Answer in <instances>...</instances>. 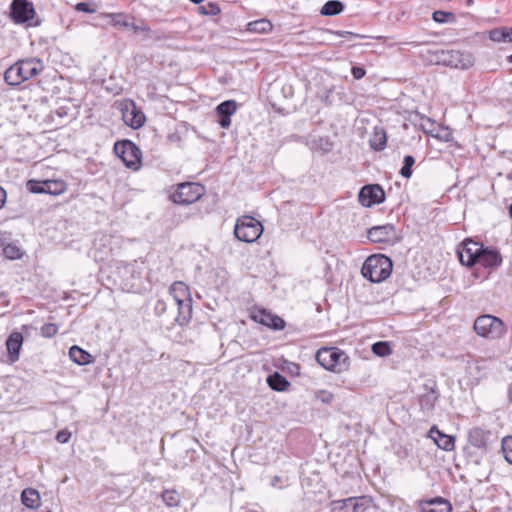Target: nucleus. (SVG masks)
Listing matches in <instances>:
<instances>
[{
    "mask_svg": "<svg viewBox=\"0 0 512 512\" xmlns=\"http://www.w3.org/2000/svg\"><path fill=\"white\" fill-rule=\"evenodd\" d=\"M7 199V193L5 189L0 186V209L4 207Z\"/></svg>",
    "mask_w": 512,
    "mask_h": 512,
    "instance_id": "nucleus-51",
    "label": "nucleus"
},
{
    "mask_svg": "<svg viewBox=\"0 0 512 512\" xmlns=\"http://www.w3.org/2000/svg\"><path fill=\"white\" fill-rule=\"evenodd\" d=\"M369 144L371 149L374 151H382L385 149L387 144V135L383 127H374Z\"/></svg>",
    "mask_w": 512,
    "mask_h": 512,
    "instance_id": "nucleus-26",
    "label": "nucleus"
},
{
    "mask_svg": "<svg viewBox=\"0 0 512 512\" xmlns=\"http://www.w3.org/2000/svg\"><path fill=\"white\" fill-rule=\"evenodd\" d=\"M199 12L203 15L216 16L221 12V10L217 3L209 2L206 5L200 6Z\"/></svg>",
    "mask_w": 512,
    "mask_h": 512,
    "instance_id": "nucleus-40",
    "label": "nucleus"
},
{
    "mask_svg": "<svg viewBox=\"0 0 512 512\" xmlns=\"http://www.w3.org/2000/svg\"><path fill=\"white\" fill-rule=\"evenodd\" d=\"M268 386L274 391H284L290 385L289 381L279 372H274L267 377Z\"/></svg>",
    "mask_w": 512,
    "mask_h": 512,
    "instance_id": "nucleus-29",
    "label": "nucleus"
},
{
    "mask_svg": "<svg viewBox=\"0 0 512 512\" xmlns=\"http://www.w3.org/2000/svg\"><path fill=\"white\" fill-rule=\"evenodd\" d=\"M27 189L31 193H35V194L46 193V186L44 185V181L29 180L27 182Z\"/></svg>",
    "mask_w": 512,
    "mask_h": 512,
    "instance_id": "nucleus-43",
    "label": "nucleus"
},
{
    "mask_svg": "<svg viewBox=\"0 0 512 512\" xmlns=\"http://www.w3.org/2000/svg\"><path fill=\"white\" fill-rule=\"evenodd\" d=\"M370 501L367 497H349L331 502V512H365Z\"/></svg>",
    "mask_w": 512,
    "mask_h": 512,
    "instance_id": "nucleus-13",
    "label": "nucleus"
},
{
    "mask_svg": "<svg viewBox=\"0 0 512 512\" xmlns=\"http://www.w3.org/2000/svg\"><path fill=\"white\" fill-rule=\"evenodd\" d=\"M427 122H429L431 126L434 125V122H432L429 118L427 119Z\"/></svg>",
    "mask_w": 512,
    "mask_h": 512,
    "instance_id": "nucleus-58",
    "label": "nucleus"
},
{
    "mask_svg": "<svg viewBox=\"0 0 512 512\" xmlns=\"http://www.w3.org/2000/svg\"><path fill=\"white\" fill-rule=\"evenodd\" d=\"M420 507H421V512H451L452 511V506H451L450 502L441 497L422 501L420 503Z\"/></svg>",
    "mask_w": 512,
    "mask_h": 512,
    "instance_id": "nucleus-23",
    "label": "nucleus"
},
{
    "mask_svg": "<svg viewBox=\"0 0 512 512\" xmlns=\"http://www.w3.org/2000/svg\"><path fill=\"white\" fill-rule=\"evenodd\" d=\"M311 148L329 153L333 149V142L329 136H320L311 141Z\"/></svg>",
    "mask_w": 512,
    "mask_h": 512,
    "instance_id": "nucleus-33",
    "label": "nucleus"
},
{
    "mask_svg": "<svg viewBox=\"0 0 512 512\" xmlns=\"http://www.w3.org/2000/svg\"><path fill=\"white\" fill-rule=\"evenodd\" d=\"M130 28H132L134 32H150V27L146 23H142V25L132 23L130 24Z\"/></svg>",
    "mask_w": 512,
    "mask_h": 512,
    "instance_id": "nucleus-49",
    "label": "nucleus"
},
{
    "mask_svg": "<svg viewBox=\"0 0 512 512\" xmlns=\"http://www.w3.org/2000/svg\"><path fill=\"white\" fill-rule=\"evenodd\" d=\"M21 502L29 509H36L41 504L40 494L34 488H25L21 493Z\"/></svg>",
    "mask_w": 512,
    "mask_h": 512,
    "instance_id": "nucleus-27",
    "label": "nucleus"
},
{
    "mask_svg": "<svg viewBox=\"0 0 512 512\" xmlns=\"http://www.w3.org/2000/svg\"><path fill=\"white\" fill-rule=\"evenodd\" d=\"M115 154L122 159L126 167L138 169L141 159L140 149L130 140L118 141L114 144Z\"/></svg>",
    "mask_w": 512,
    "mask_h": 512,
    "instance_id": "nucleus-10",
    "label": "nucleus"
},
{
    "mask_svg": "<svg viewBox=\"0 0 512 512\" xmlns=\"http://www.w3.org/2000/svg\"><path fill=\"white\" fill-rule=\"evenodd\" d=\"M367 238L373 243H392L396 239V227L390 223L374 226L368 229Z\"/></svg>",
    "mask_w": 512,
    "mask_h": 512,
    "instance_id": "nucleus-17",
    "label": "nucleus"
},
{
    "mask_svg": "<svg viewBox=\"0 0 512 512\" xmlns=\"http://www.w3.org/2000/svg\"><path fill=\"white\" fill-rule=\"evenodd\" d=\"M508 396H509V400L512 402V383L509 386Z\"/></svg>",
    "mask_w": 512,
    "mask_h": 512,
    "instance_id": "nucleus-55",
    "label": "nucleus"
},
{
    "mask_svg": "<svg viewBox=\"0 0 512 512\" xmlns=\"http://www.w3.org/2000/svg\"><path fill=\"white\" fill-rule=\"evenodd\" d=\"M69 357L78 365H86L93 361V357L90 353L76 345L70 348Z\"/></svg>",
    "mask_w": 512,
    "mask_h": 512,
    "instance_id": "nucleus-28",
    "label": "nucleus"
},
{
    "mask_svg": "<svg viewBox=\"0 0 512 512\" xmlns=\"http://www.w3.org/2000/svg\"><path fill=\"white\" fill-rule=\"evenodd\" d=\"M501 450L505 460L512 465V436H506L502 439Z\"/></svg>",
    "mask_w": 512,
    "mask_h": 512,
    "instance_id": "nucleus-37",
    "label": "nucleus"
},
{
    "mask_svg": "<svg viewBox=\"0 0 512 512\" xmlns=\"http://www.w3.org/2000/svg\"><path fill=\"white\" fill-rule=\"evenodd\" d=\"M510 58H512V55L510 56Z\"/></svg>",
    "mask_w": 512,
    "mask_h": 512,
    "instance_id": "nucleus-60",
    "label": "nucleus"
},
{
    "mask_svg": "<svg viewBox=\"0 0 512 512\" xmlns=\"http://www.w3.org/2000/svg\"><path fill=\"white\" fill-rule=\"evenodd\" d=\"M432 19L440 24L456 22V16L453 12L443 10L434 11L432 14Z\"/></svg>",
    "mask_w": 512,
    "mask_h": 512,
    "instance_id": "nucleus-34",
    "label": "nucleus"
},
{
    "mask_svg": "<svg viewBox=\"0 0 512 512\" xmlns=\"http://www.w3.org/2000/svg\"><path fill=\"white\" fill-rule=\"evenodd\" d=\"M441 61L444 65L457 69H469L474 65L475 59L469 52L449 50L441 52Z\"/></svg>",
    "mask_w": 512,
    "mask_h": 512,
    "instance_id": "nucleus-12",
    "label": "nucleus"
},
{
    "mask_svg": "<svg viewBox=\"0 0 512 512\" xmlns=\"http://www.w3.org/2000/svg\"><path fill=\"white\" fill-rule=\"evenodd\" d=\"M315 358L328 371L341 373L349 368L348 355L337 347H322L316 352Z\"/></svg>",
    "mask_w": 512,
    "mask_h": 512,
    "instance_id": "nucleus-3",
    "label": "nucleus"
},
{
    "mask_svg": "<svg viewBox=\"0 0 512 512\" xmlns=\"http://www.w3.org/2000/svg\"><path fill=\"white\" fill-rule=\"evenodd\" d=\"M278 481H280V477L279 476H275L271 482L272 486H276V483H278Z\"/></svg>",
    "mask_w": 512,
    "mask_h": 512,
    "instance_id": "nucleus-54",
    "label": "nucleus"
},
{
    "mask_svg": "<svg viewBox=\"0 0 512 512\" xmlns=\"http://www.w3.org/2000/svg\"><path fill=\"white\" fill-rule=\"evenodd\" d=\"M423 392H421L418 397V404L420 407V411L424 416L432 415L436 402L440 397V393L438 390V386L436 382L429 381L425 383L423 386Z\"/></svg>",
    "mask_w": 512,
    "mask_h": 512,
    "instance_id": "nucleus-11",
    "label": "nucleus"
},
{
    "mask_svg": "<svg viewBox=\"0 0 512 512\" xmlns=\"http://www.w3.org/2000/svg\"><path fill=\"white\" fill-rule=\"evenodd\" d=\"M4 255L11 260L19 259L22 256L21 250L15 244H7L3 248Z\"/></svg>",
    "mask_w": 512,
    "mask_h": 512,
    "instance_id": "nucleus-41",
    "label": "nucleus"
},
{
    "mask_svg": "<svg viewBox=\"0 0 512 512\" xmlns=\"http://www.w3.org/2000/svg\"><path fill=\"white\" fill-rule=\"evenodd\" d=\"M358 199L362 206L371 207L384 202L385 192L378 184L366 185L360 189Z\"/></svg>",
    "mask_w": 512,
    "mask_h": 512,
    "instance_id": "nucleus-16",
    "label": "nucleus"
},
{
    "mask_svg": "<svg viewBox=\"0 0 512 512\" xmlns=\"http://www.w3.org/2000/svg\"><path fill=\"white\" fill-rule=\"evenodd\" d=\"M501 263L502 257L500 253L495 249L483 245V251H480L476 265L483 268L495 269L500 266Z\"/></svg>",
    "mask_w": 512,
    "mask_h": 512,
    "instance_id": "nucleus-19",
    "label": "nucleus"
},
{
    "mask_svg": "<svg viewBox=\"0 0 512 512\" xmlns=\"http://www.w3.org/2000/svg\"><path fill=\"white\" fill-rule=\"evenodd\" d=\"M237 104L234 100H226L216 107L219 117L218 123L221 128L227 129L231 125V116L236 112Z\"/></svg>",
    "mask_w": 512,
    "mask_h": 512,
    "instance_id": "nucleus-20",
    "label": "nucleus"
},
{
    "mask_svg": "<svg viewBox=\"0 0 512 512\" xmlns=\"http://www.w3.org/2000/svg\"><path fill=\"white\" fill-rule=\"evenodd\" d=\"M247 30L253 33L267 34L273 30V25L270 20L262 18L249 22Z\"/></svg>",
    "mask_w": 512,
    "mask_h": 512,
    "instance_id": "nucleus-30",
    "label": "nucleus"
},
{
    "mask_svg": "<svg viewBox=\"0 0 512 512\" xmlns=\"http://www.w3.org/2000/svg\"><path fill=\"white\" fill-rule=\"evenodd\" d=\"M112 25L114 27L130 28V22L124 17L123 14H112Z\"/></svg>",
    "mask_w": 512,
    "mask_h": 512,
    "instance_id": "nucleus-44",
    "label": "nucleus"
},
{
    "mask_svg": "<svg viewBox=\"0 0 512 512\" xmlns=\"http://www.w3.org/2000/svg\"><path fill=\"white\" fill-rule=\"evenodd\" d=\"M174 295L175 293L172 292L171 288L166 297H157L152 300V307L156 316L160 317L166 313L168 308H173Z\"/></svg>",
    "mask_w": 512,
    "mask_h": 512,
    "instance_id": "nucleus-25",
    "label": "nucleus"
},
{
    "mask_svg": "<svg viewBox=\"0 0 512 512\" xmlns=\"http://www.w3.org/2000/svg\"><path fill=\"white\" fill-rule=\"evenodd\" d=\"M507 42H512V27H507Z\"/></svg>",
    "mask_w": 512,
    "mask_h": 512,
    "instance_id": "nucleus-52",
    "label": "nucleus"
},
{
    "mask_svg": "<svg viewBox=\"0 0 512 512\" xmlns=\"http://www.w3.org/2000/svg\"><path fill=\"white\" fill-rule=\"evenodd\" d=\"M509 214H510V216L512 218V204L510 205V208H509Z\"/></svg>",
    "mask_w": 512,
    "mask_h": 512,
    "instance_id": "nucleus-57",
    "label": "nucleus"
},
{
    "mask_svg": "<svg viewBox=\"0 0 512 512\" xmlns=\"http://www.w3.org/2000/svg\"><path fill=\"white\" fill-rule=\"evenodd\" d=\"M353 77L357 80L363 78L366 74V70L360 66H353L351 69Z\"/></svg>",
    "mask_w": 512,
    "mask_h": 512,
    "instance_id": "nucleus-47",
    "label": "nucleus"
},
{
    "mask_svg": "<svg viewBox=\"0 0 512 512\" xmlns=\"http://www.w3.org/2000/svg\"><path fill=\"white\" fill-rule=\"evenodd\" d=\"M429 437L435 444L444 451H451L455 446V439L450 435L441 432L436 426L431 427L429 430Z\"/></svg>",
    "mask_w": 512,
    "mask_h": 512,
    "instance_id": "nucleus-22",
    "label": "nucleus"
},
{
    "mask_svg": "<svg viewBox=\"0 0 512 512\" xmlns=\"http://www.w3.org/2000/svg\"><path fill=\"white\" fill-rule=\"evenodd\" d=\"M372 352L379 357H385L390 355L392 350L388 342L378 341L372 345Z\"/></svg>",
    "mask_w": 512,
    "mask_h": 512,
    "instance_id": "nucleus-36",
    "label": "nucleus"
},
{
    "mask_svg": "<svg viewBox=\"0 0 512 512\" xmlns=\"http://www.w3.org/2000/svg\"><path fill=\"white\" fill-rule=\"evenodd\" d=\"M163 502L169 507H176L180 503V495L176 490H165L162 493Z\"/></svg>",
    "mask_w": 512,
    "mask_h": 512,
    "instance_id": "nucleus-35",
    "label": "nucleus"
},
{
    "mask_svg": "<svg viewBox=\"0 0 512 512\" xmlns=\"http://www.w3.org/2000/svg\"><path fill=\"white\" fill-rule=\"evenodd\" d=\"M194 4H200L203 0H190Z\"/></svg>",
    "mask_w": 512,
    "mask_h": 512,
    "instance_id": "nucleus-56",
    "label": "nucleus"
},
{
    "mask_svg": "<svg viewBox=\"0 0 512 512\" xmlns=\"http://www.w3.org/2000/svg\"><path fill=\"white\" fill-rule=\"evenodd\" d=\"M263 233L262 223L249 215H243L236 220L234 227L235 237L242 242L253 243Z\"/></svg>",
    "mask_w": 512,
    "mask_h": 512,
    "instance_id": "nucleus-5",
    "label": "nucleus"
},
{
    "mask_svg": "<svg viewBox=\"0 0 512 512\" xmlns=\"http://www.w3.org/2000/svg\"><path fill=\"white\" fill-rule=\"evenodd\" d=\"M44 185L46 186V194L54 196L64 193L67 189V185L63 180H46Z\"/></svg>",
    "mask_w": 512,
    "mask_h": 512,
    "instance_id": "nucleus-32",
    "label": "nucleus"
},
{
    "mask_svg": "<svg viewBox=\"0 0 512 512\" xmlns=\"http://www.w3.org/2000/svg\"><path fill=\"white\" fill-rule=\"evenodd\" d=\"M392 260L384 254L369 256L362 265L361 274L372 283L385 281L392 272Z\"/></svg>",
    "mask_w": 512,
    "mask_h": 512,
    "instance_id": "nucleus-2",
    "label": "nucleus"
},
{
    "mask_svg": "<svg viewBox=\"0 0 512 512\" xmlns=\"http://www.w3.org/2000/svg\"><path fill=\"white\" fill-rule=\"evenodd\" d=\"M467 3L468 5H471L473 3V0H468Z\"/></svg>",
    "mask_w": 512,
    "mask_h": 512,
    "instance_id": "nucleus-59",
    "label": "nucleus"
},
{
    "mask_svg": "<svg viewBox=\"0 0 512 512\" xmlns=\"http://www.w3.org/2000/svg\"><path fill=\"white\" fill-rule=\"evenodd\" d=\"M415 163V159L411 155H406L403 159V166L400 170V175L404 178H410L412 175V166Z\"/></svg>",
    "mask_w": 512,
    "mask_h": 512,
    "instance_id": "nucleus-39",
    "label": "nucleus"
},
{
    "mask_svg": "<svg viewBox=\"0 0 512 512\" xmlns=\"http://www.w3.org/2000/svg\"><path fill=\"white\" fill-rule=\"evenodd\" d=\"M115 273L122 290L131 292L138 289L141 279V268L137 261L130 263L118 262Z\"/></svg>",
    "mask_w": 512,
    "mask_h": 512,
    "instance_id": "nucleus-6",
    "label": "nucleus"
},
{
    "mask_svg": "<svg viewBox=\"0 0 512 512\" xmlns=\"http://www.w3.org/2000/svg\"><path fill=\"white\" fill-rule=\"evenodd\" d=\"M122 118L125 124L133 129L140 128L145 122L144 114L139 111L134 104L132 105L131 109H126L123 111Z\"/></svg>",
    "mask_w": 512,
    "mask_h": 512,
    "instance_id": "nucleus-24",
    "label": "nucleus"
},
{
    "mask_svg": "<svg viewBox=\"0 0 512 512\" xmlns=\"http://www.w3.org/2000/svg\"><path fill=\"white\" fill-rule=\"evenodd\" d=\"M172 292L175 293L173 308H176L178 313L175 321L183 326L187 324L192 316L191 299L187 293V287L182 282H177L172 285Z\"/></svg>",
    "mask_w": 512,
    "mask_h": 512,
    "instance_id": "nucleus-7",
    "label": "nucleus"
},
{
    "mask_svg": "<svg viewBox=\"0 0 512 512\" xmlns=\"http://www.w3.org/2000/svg\"><path fill=\"white\" fill-rule=\"evenodd\" d=\"M71 438V432L67 429H63L57 432L55 439L62 444L67 443Z\"/></svg>",
    "mask_w": 512,
    "mask_h": 512,
    "instance_id": "nucleus-46",
    "label": "nucleus"
},
{
    "mask_svg": "<svg viewBox=\"0 0 512 512\" xmlns=\"http://www.w3.org/2000/svg\"><path fill=\"white\" fill-rule=\"evenodd\" d=\"M5 345L9 361L11 363L18 361L20 357V350L23 345V335L20 332H12L8 336Z\"/></svg>",
    "mask_w": 512,
    "mask_h": 512,
    "instance_id": "nucleus-21",
    "label": "nucleus"
},
{
    "mask_svg": "<svg viewBox=\"0 0 512 512\" xmlns=\"http://www.w3.org/2000/svg\"><path fill=\"white\" fill-rule=\"evenodd\" d=\"M75 9L80 12L93 13L95 10L90 7L86 2H79L76 4Z\"/></svg>",
    "mask_w": 512,
    "mask_h": 512,
    "instance_id": "nucleus-48",
    "label": "nucleus"
},
{
    "mask_svg": "<svg viewBox=\"0 0 512 512\" xmlns=\"http://www.w3.org/2000/svg\"><path fill=\"white\" fill-rule=\"evenodd\" d=\"M464 454H465L467 457H472V456H473V453L471 452V450H470V447H469V446L464 447Z\"/></svg>",
    "mask_w": 512,
    "mask_h": 512,
    "instance_id": "nucleus-53",
    "label": "nucleus"
},
{
    "mask_svg": "<svg viewBox=\"0 0 512 512\" xmlns=\"http://www.w3.org/2000/svg\"><path fill=\"white\" fill-rule=\"evenodd\" d=\"M10 16L16 24H27L35 27L41 24L38 19L34 21L36 11L33 3L28 0H12Z\"/></svg>",
    "mask_w": 512,
    "mask_h": 512,
    "instance_id": "nucleus-9",
    "label": "nucleus"
},
{
    "mask_svg": "<svg viewBox=\"0 0 512 512\" xmlns=\"http://www.w3.org/2000/svg\"><path fill=\"white\" fill-rule=\"evenodd\" d=\"M480 251H483L482 243L465 239L462 242L461 249L457 251L460 263L467 267L476 266V260L479 257Z\"/></svg>",
    "mask_w": 512,
    "mask_h": 512,
    "instance_id": "nucleus-14",
    "label": "nucleus"
},
{
    "mask_svg": "<svg viewBox=\"0 0 512 512\" xmlns=\"http://www.w3.org/2000/svg\"><path fill=\"white\" fill-rule=\"evenodd\" d=\"M474 330L480 337L489 340H496L502 338L506 334L507 327L500 318L490 314H485L476 318L474 322Z\"/></svg>",
    "mask_w": 512,
    "mask_h": 512,
    "instance_id": "nucleus-4",
    "label": "nucleus"
},
{
    "mask_svg": "<svg viewBox=\"0 0 512 512\" xmlns=\"http://www.w3.org/2000/svg\"><path fill=\"white\" fill-rule=\"evenodd\" d=\"M492 432L480 427H473L467 433L468 444L478 449L481 455L486 454L492 442Z\"/></svg>",
    "mask_w": 512,
    "mask_h": 512,
    "instance_id": "nucleus-15",
    "label": "nucleus"
},
{
    "mask_svg": "<svg viewBox=\"0 0 512 512\" xmlns=\"http://www.w3.org/2000/svg\"><path fill=\"white\" fill-rule=\"evenodd\" d=\"M345 5L339 0H329L321 8L320 14L323 16H336L343 12Z\"/></svg>",
    "mask_w": 512,
    "mask_h": 512,
    "instance_id": "nucleus-31",
    "label": "nucleus"
},
{
    "mask_svg": "<svg viewBox=\"0 0 512 512\" xmlns=\"http://www.w3.org/2000/svg\"><path fill=\"white\" fill-rule=\"evenodd\" d=\"M334 34H336L339 37H344V38H348V39H353V38L360 37L358 34H355L353 32L342 31V30L335 31Z\"/></svg>",
    "mask_w": 512,
    "mask_h": 512,
    "instance_id": "nucleus-50",
    "label": "nucleus"
},
{
    "mask_svg": "<svg viewBox=\"0 0 512 512\" xmlns=\"http://www.w3.org/2000/svg\"><path fill=\"white\" fill-rule=\"evenodd\" d=\"M252 319L268 328L275 331H280L285 328V321L278 315H274L265 309L259 310L252 316Z\"/></svg>",
    "mask_w": 512,
    "mask_h": 512,
    "instance_id": "nucleus-18",
    "label": "nucleus"
},
{
    "mask_svg": "<svg viewBox=\"0 0 512 512\" xmlns=\"http://www.w3.org/2000/svg\"><path fill=\"white\" fill-rule=\"evenodd\" d=\"M489 38L493 42H507V27L494 28L489 31Z\"/></svg>",
    "mask_w": 512,
    "mask_h": 512,
    "instance_id": "nucleus-38",
    "label": "nucleus"
},
{
    "mask_svg": "<svg viewBox=\"0 0 512 512\" xmlns=\"http://www.w3.org/2000/svg\"><path fill=\"white\" fill-rule=\"evenodd\" d=\"M43 70L44 64L41 59L37 57L21 59L6 69L4 80L10 86H18L34 78Z\"/></svg>",
    "mask_w": 512,
    "mask_h": 512,
    "instance_id": "nucleus-1",
    "label": "nucleus"
},
{
    "mask_svg": "<svg viewBox=\"0 0 512 512\" xmlns=\"http://www.w3.org/2000/svg\"><path fill=\"white\" fill-rule=\"evenodd\" d=\"M205 193V187L195 182H184L177 185L171 194V200L180 205H189L198 201Z\"/></svg>",
    "mask_w": 512,
    "mask_h": 512,
    "instance_id": "nucleus-8",
    "label": "nucleus"
},
{
    "mask_svg": "<svg viewBox=\"0 0 512 512\" xmlns=\"http://www.w3.org/2000/svg\"><path fill=\"white\" fill-rule=\"evenodd\" d=\"M58 329L55 323H45L40 329V334L44 338H52L57 334Z\"/></svg>",
    "mask_w": 512,
    "mask_h": 512,
    "instance_id": "nucleus-42",
    "label": "nucleus"
},
{
    "mask_svg": "<svg viewBox=\"0 0 512 512\" xmlns=\"http://www.w3.org/2000/svg\"><path fill=\"white\" fill-rule=\"evenodd\" d=\"M316 399L320 400L322 403L330 404L334 400V395L326 390H319L316 392Z\"/></svg>",
    "mask_w": 512,
    "mask_h": 512,
    "instance_id": "nucleus-45",
    "label": "nucleus"
}]
</instances>
